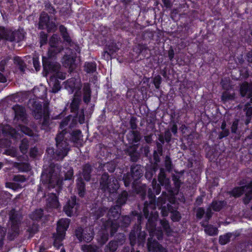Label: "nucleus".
<instances>
[{
    "instance_id": "nucleus-22",
    "label": "nucleus",
    "mask_w": 252,
    "mask_h": 252,
    "mask_svg": "<svg viewBox=\"0 0 252 252\" xmlns=\"http://www.w3.org/2000/svg\"><path fill=\"white\" fill-rule=\"evenodd\" d=\"M240 93L242 96L250 98L252 102V83H243L240 86Z\"/></svg>"
},
{
    "instance_id": "nucleus-35",
    "label": "nucleus",
    "mask_w": 252,
    "mask_h": 252,
    "mask_svg": "<svg viewBox=\"0 0 252 252\" xmlns=\"http://www.w3.org/2000/svg\"><path fill=\"white\" fill-rule=\"evenodd\" d=\"M84 67V71L87 73H93L96 71L97 64L95 62H86Z\"/></svg>"
},
{
    "instance_id": "nucleus-15",
    "label": "nucleus",
    "mask_w": 252,
    "mask_h": 252,
    "mask_svg": "<svg viewBox=\"0 0 252 252\" xmlns=\"http://www.w3.org/2000/svg\"><path fill=\"white\" fill-rule=\"evenodd\" d=\"M32 114L36 120H41L44 114V105L43 107L42 103L39 101H34L32 104Z\"/></svg>"
},
{
    "instance_id": "nucleus-36",
    "label": "nucleus",
    "mask_w": 252,
    "mask_h": 252,
    "mask_svg": "<svg viewBox=\"0 0 252 252\" xmlns=\"http://www.w3.org/2000/svg\"><path fill=\"white\" fill-rule=\"evenodd\" d=\"M70 140L73 143H77L82 136V131L80 129H75L70 133Z\"/></svg>"
},
{
    "instance_id": "nucleus-27",
    "label": "nucleus",
    "mask_w": 252,
    "mask_h": 252,
    "mask_svg": "<svg viewBox=\"0 0 252 252\" xmlns=\"http://www.w3.org/2000/svg\"><path fill=\"white\" fill-rule=\"evenodd\" d=\"M159 184L164 187L166 189L170 188V181L169 178L166 177V175L163 169H160L158 176Z\"/></svg>"
},
{
    "instance_id": "nucleus-12",
    "label": "nucleus",
    "mask_w": 252,
    "mask_h": 252,
    "mask_svg": "<svg viewBox=\"0 0 252 252\" xmlns=\"http://www.w3.org/2000/svg\"><path fill=\"white\" fill-rule=\"evenodd\" d=\"M6 40L10 42H20L23 40L24 34L23 30L19 29L12 31L11 29H7L6 34Z\"/></svg>"
},
{
    "instance_id": "nucleus-43",
    "label": "nucleus",
    "mask_w": 252,
    "mask_h": 252,
    "mask_svg": "<svg viewBox=\"0 0 252 252\" xmlns=\"http://www.w3.org/2000/svg\"><path fill=\"white\" fill-rule=\"evenodd\" d=\"M156 169L154 167L150 166L145 169V177L148 180L152 179L153 175L156 173Z\"/></svg>"
},
{
    "instance_id": "nucleus-9",
    "label": "nucleus",
    "mask_w": 252,
    "mask_h": 252,
    "mask_svg": "<svg viewBox=\"0 0 252 252\" xmlns=\"http://www.w3.org/2000/svg\"><path fill=\"white\" fill-rule=\"evenodd\" d=\"M53 36L50 40V47L48 48L47 56L50 59L56 60L57 55L61 53L63 49L62 46L59 45L57 42H53Z\"/></svg>"
},
{
    "instance_id": "nucleus-11",
    "label": "nucleus",
    "mask_w": 252,
    "mask_h": 252,
    "mask_svg": "<svg viewBox=\"0 0 252 252\" xmlns=\"http://www.w3.org/2000/svg\"><path fill=\"white\" fill-rule=\"evenodd\" d=\"M41 182L44 185H48L49 187L54 188L59 183V180L56 176H54L53 172L48 173L43 172L41 175Z\"/></svg>"
},
{
    "instance_id": "nucleus-14",
    "label": "nucleus",
    "mask_w": 252,
    "mask_h": 252,
    "mask_svg": "<svg viewBox=\"0 0 252 252\" xmlns=\"http://www.w3.org/2000/svg\"><path fill=\"white\" fill-rule=\"evenodd\" d=\"M93 168V166L89 162L84 164L82 166L81 171H79V172L80 177H82L83 180L86 182L90 181Z\"/></svg>"
},
{
    "instance_id": "nucleus-20",
    "label": "nucleus",
    "mask_w": 252,
    "mask_h": 252,
    "mask_svg": "<svg viewBox=\"0 0 252 252\" xmlns=\"http://www.w3.org/2000/svg\"><path fill=\"white\" fill-rule=\"evenodd\" d=\"M158 217V212L153 213L152 212L149 218L147 219L148 220L146 223V227L150 234H152L155 229V228L157 227V221Z\"/></svg>"
},
{
    "instance_id": "nucleus-64",
    "label": "nucleus",
    "mask_w": 252,
    "mask_h": 252,
    "mask_svg": "<svg viewBox=\"0 0 252 252\" xmlns=\"http://www.w3.org/2000/svg\"><path fill=\"white\" fill-rule=\"evenodd\" d=\"M252 200V191L251 190H248V191L246 192L245 196L243 199V202L245 205H247L251 202Z\"/></svg>"
},
{
    "instance_id": "nucleus-32",
    "label": "nucleus",
    "mask_w": 252,
    "mask_h": 252,
    "mask_svg": "<svg viewBox=\"0 0 252 252\" xmlns=\"http://www.w3.org/2000/svg\"><path fill=\"white\" fill-rule=\"evenodd\" d=\"M128 194L126 190H123L118 196L116 201V205L120 206L122 208V206L126 203L128 199Z\"/></svg>"
},
{
    "instance_id": "nucleus-31",
    "label": "nucleus",
    "mask_w": 252,
    "mask_h": 252,
    "mask_svg": "<svg viewBox=\"0 0 252 252\" xmlns=\"http://www.w3.org/2000/svg\"><path fill=\"white\" fill-rule=\"evenodd\" d=\"M226 205L224 200H217L213 199L209 207L215 212H220Z\"/></svg>"
},
{
    "instance_id": "nucleus-58",
    "label": "nucleus",
    "mask_w": 252,
    "mask_h": 252,
    "mask_svg": "<svg viewBox=\"0 0 252 252\" xmlns=\"http://www.w3.org/2000/svg\"><path fill=\"white\" fill-rule=\"evenodd\" d=\"M164 166L166 169L170 172L173 169V164L171 160V159L169 156H166L165 158L164 161Z\"/></svg>"
},
{
    "instance_id": "nucleus-59",
    "label": "nucleus",
    "mask_w": 252,
    "mask_h": 252,
    "mask_svg": "<svg viewBox=\"0 0 252 252\" xmlns=\"http://www.w3.org/2000/svg\"><path fill=\"white\" fill-rule=\"evenodd\" d=\"M240 119L238 118H235L233 121L232 122L231 126V132L233 134H236L237 130L238 128V126L240 123Z\"/></svg>"
},
{
    "instance_id": "nucleus-39",
    "label": "nucleus",
    "mask_w": 252,
    "mask_h": 252,
    "mask_svg": "<svg viewBox=\"0 0 252 252\" xmlns=\"http://www.w3.org/2000/svg\"><path fill=\"white\" fill-rule=\"evenodd\" d=\"M43 216V210L42 209H36L30 215L31 219L33 220H39Z\"/></svg>"
},
{
    "instance_id": "nucleus-18",
    "label": "nucleus",
    "mask_w": 252,
    "mask_h": 252,
    "mask_svg": "<svg viewBox=\"0 0 252 252\" xmlns=\"http://www.w3.org/2000/svg\"><path fill=\"white\" fill-rule=\"evenodd\" d=\"M22 218V216L15 212H11L10 214L9 219L11 223V229L13 230L14 232L16 233V234H18L19 225Z\"/></svg>"
},
{
    "instance_id": "nucleus-24",
    "label": "nucleus",
    "mask_w": 252,
    "mask_h": 252,
    "mask_svg": "<svg viewBox=\"0 0 252 252\" xmlns=\"http://www.w3.org/2000/svg\"><path fill=\"white\" fill-rule=\"evenodd\" d=\"M122 208L120 207V206L114 205L112 206L109 210L108 209L107 216L109 219L111 220H118L119 218Z\"/></svg>"
},
{
    "instance_id": "nucleus-49",
    "label": "nucleus",
    "mask_w": 252,
    "mask_h": 252,
    "mask_svg": "<svg viewBox=\"0 0 252 252\" xmlns=\"http://www.w3.org/2000/svg\"><path fill=\"white\" fill-rule=\"evenodd\" d=\"M137 233L135 230H132L129 235V239L131 246H134L137 243Z\"/></svg>"
},
{
    "instance_id": "nucleus-37",
    "label": "nucleus",
    "mask_w": 252,
    "mask_h": 252,
    "mask_svg": "<svg viewBox=\"0 0 252 252\" xmlns=\"http://www.w3.org/2000/svg\"><path fill=\"white\" fill-rule=\"evenodd\" d=\"M14 63L15 64H17L18 66V69L21 72L24 73L25 71L26 68V65L24 61L18 56H16L14 58Z\"/></svg>"
},
{
    "instance_id": "nucleus-23",
    "label": "nucleus",
    "mask_w": 252,
    "mask_h": 252,
    "mask_svg": "<svg viewBox=\"0 0 252 252\" xmlns=\"http://www.w3.org/2000/svg\"><path fill=\"white\" fill-rule=\"evenodd\" d=\"M131 186L133 191L140 196L141 199L144 200L146 198L147 186L146 185H139L138 182L132 183Z\"/></svg>"
},
{
    "instance_id": "nucleus-30",
    "label": "nucleus",
    "mask_w": 252,
    "mask_h": 252,
    "mask_svg": "<svg viewBox=\"0 0 252 252\" xmlns=\"http://www.w3.org/2000/svg\"><path fill=\"white\" fill-rule=\"evenodd\" d=\"M201 226L204 228V231L209 236H216L218 235V229L216 227L213 225L208 224V223L201 222L200 223Z\"/></svg>"
},
{
    "instance_id": "nucleus-19",
    "label": "nucleus",
    "mask_w": 252,
    "mask_h": 252,
    "mask_svg": "<svg viewBox=\"0 0 252 252\" xmlns=\"http://www.w3.org/2000/svg\"><path fill=\"white\" fill-rule=\"evenodd\" d=\"M139 144L129 145L126 150V154L130 157V160L136 162L140 158V154L138 151Z\"/></svg>"
},
{
    "instance_id": "nucleus-33",
    "label": "nucleus",
    "mask_w": 252,
    "mask_h": 252,
    "mask_svg": "<svg viewBox=\"0 0 252 252\" xmlns=\"http://www.w3.org/2000/svg\"><path fill=\"white\" fill-rule=\"evenodd\" d=\"M246 191L244 186L240 187H235L229 192L230 196L235 198H239Z\"/></svg>"
},
{
    "instance_id": "nucleus-62",
    "label": "nucleus",
    "mask_w": 252,
    "mask_h": 252,
    "mask_svg": "<svg viewBox=\"0 0 252 252\" xmlns=\"http://www.w3.org/2000/svg\"><path fill=\"white\" fill-rule=\"evenodd\" d=\"M205 215V219L202 222H204L205 223H208L210 220L212 218L213 215V213L212 211V209L210 207L207 208Z\"/></svg>"
},
{
    "instance_id": "nucleus-7",
    "label": "nucleus",
    "mask_w": 252,
    "mask_h": 252,
    "mask_svg": "<svg viewBox=\"0 0 252 252\" xmlns=\"http://www.w3.org/2000/svg\"><path fill=\"white\" fill-rule=\"evenodd\" d=\"M42 63L43 66V72L46 76L49 73H53L55 71L61 69V65L56 60L46 58V56H42Z\"/></svg>"
},
{
    "instance_id": "nucleus-61",
    "label": "nucleus",
    "mask_w": 252,
    "mask_h": 252,
    "mask_svg": "<svg viewBox=\"0 0 252 252\" xmlns=\"http://www.w3.org/2000/svg\"><path fill=\"white\" fill-rule=\"evenodd\" d=\"M100 33L105 38V40H106L110 35V30L107 27L104 26L100 28Z\"/></svg>"
},
{
    "instance_id": "nucleus-48",
    "label": "nucleus",
    "mask_w": 252,
    "mask_h": 252,
    "mask_svg": "<svg viewBox=\"0 0 252 252\" xmlns=\"http://www.w3.org/2000/svg\"><path fill=\"white\" fill-rule=\"evenodd\" d=\"M231 234L227 233L223 235H220L219 237V242L221 245H224L229 243L230 240Z\"/></svg>"
},
{
    "instance_id": "nucleus-16",
    "label": "nucleus",
    "mask_w": 252,
    "mask_h": 252,
    "mask_svg": "<svg viewBox=\"0 0 252 252\" xmlns=\"http://www.w3.org/2000/svg\"><path fill=\"white\" fill-rule=\"evenodd\" d=\"M76 56H72L70 55H65L63 58V65L68 68L69 72H73L77 67V64L75 63Z\"/></svg>"
},
{
    "instance_id": "nucleus-3",
    "label": "nucleus",
    "mask_w": 252,
    "mask_h": 252,
    "mask_svg": "<svg viewBox=\"0 0 252 252\" xmlns=\"http://www.w3.org/2000/svg\"><path fill=\"white\" fill-rule=\"evenodd\" d=\"M144 167L140 164H133L130 167V172L125 174L123 181L125 186L127 187L132 183L138 182L143 176Z\"/></svg>"
},
{
    "instance_id": "nucleus-21",
    "label": "nucleus",
    "mask_w": 252,
    "mask_h": 252,
    "mask_svg": "<svg viewBox=\"0 0 252 252\" xmlns=\"http://www.w3.org/2000/svg\"><path fill=\"white\" fill-rule=\"evenodd\" d=\"M141 138V135L138 130H129L126 135V139L130 145L138 144Z\"/></svg>"
},
{
    "instance_id": "nucleus-44",
    "label": "nucleus",
    "mask_w": 252,
    "mask_h": 252,
    "mask_svg": "<svg viewBox=\"0 0 252 252\" xmlns=\"http://www.w3.org/2000/svg\"><path fill=\"white\" fill-rule=\"evenodd\" d=\"M80 100L77 98H74L72 100L70 105V111L72 113H75L78 111Z\"/></svg>"
},
{
    "instance_id": "nucleus-60",
    "label": "nucleus",
    "mask_w": 252,
    "mask_h": 252,
    "mask_svg": "<svg viewBox=\"0 0 252 252\" xmlns=\"http://www.w3.org/2000/svg\"><path fill=\"white\" fill-rule=\"evenodd\" d=\"M161 186L160 184H157L156 180L154 179L152 181V189L156 195H158L161 192Z\"/></svg>"
},
{
    "instance_id": "nucleus-34",
    "label": "nucleus",
    "mask_w": 252,
    "mask_h": 252,
    "mask_svg": "<svg viewBox=\"0 0 252 252\" xmlns=\"http://www.w3.org/2000/svg\"><path fill=\"white\" fill-rule=\"evenodd\" d=\"M26 232L29 234L28 238H32L39 230V225L35 222H32L27 226Z\"/></svg>"
},
{
    "instance_id": "nucleus-54",
    "label": "nucleus",
    "mask_w": 252,
    "mask_h": 252,
    "mask_svg": "<svg viewBox=\"0 0 252 252\" xmlns=\"http://www.w3.org/2000/svg\"><path fill=\"white\" fill-rule=\"evenodd\" d=\"M120 1L125 9L131 8L132 6L136 4L135 0H120Z\"/></svg>"
},
{
    "instance_id": "nucleus-2",
    "label": "nucleus",
    "mask_w": 252,
    "mask_h": 252,
    "mask_svg": "<svg viewBox=\"0 0 252 252\" xmlns=\"http://www.w3.org/2000/svg\"><path fill=\"white\" fill-rule=\"evenodd\" d=\"M64 134H57L55 140L56 142V149H48L47 152L49 153L51 151L53 156L57 160L63 159L67 154L69 150V144L67 139H64Z\"/></svg>"
},
{
    "instance_id": "nucleus-63",
    "label": "nucleus",
    "mask_w": 252,
    "mask_h": 252,
    "mask_svg": "<svg viewBox=\"0 0 252 252\" xmlns=\"http://www.w3.org/2000/svg\"><path fill=\"white\" fill-rule=\"evenodd\" d=\"M115 239L114 241L117 242L118 245H122L125 242L126 237L124 233H119L115 236Z\"/></svg>"
},
{
    "instance_id": "nucleus-41",
    "label": "nucleus",
    "mask_w": 252,
    "mask_h": 252,
    "mask_svg": "<svg viewBox=\"0 0 252 252\" xmlns=\"http://www.w3.org/2000/svg\"><path fill=\"white\" fill-rule=\"evenodd\" d=\"M146 236V232L140 229L139 233L137 234V244L139 246H143L144 245Z\"/></svg>"
},
{
    "instance_id": "nucleus-52",
    "label": "nucleus",
    "mask_w": 252,
    "mask_h": 252,
    "mask_svg": "<svg viewBox=\"0 0 252 252\" xmlns=\"http://www.w3.org/2000/svg\"><path fill=\"white\" fill-rule=\"evenodd\" d=\"M85 232H87V230L82 227H79L75 230V235L79 241H83Z\"/></svg>"
},
{
    "instance_id": "nucleus-8",
    "label": "nucleus",
    "mask_w": 252,
    "mask_h": 252,
    "mask_svg": "<svg viewBox=\"0 0 252 252\" xmlns=\"http://www.w3.org/2000/svg\"><path fill=\"white\" fill-rule=\"evenodd\" d=\"M91 211V217L95 221L107 213L108 207L101 203H95L92 204Z\"/></svg>"
},
{
    "instance_id": "nucleus-28",
    "label": "nucleus",
    "mask_w": 252,
    "mask_h": 252,
    "mask_svg": "<svg viewBox=\"0 0 252 252\" xmlns=\"http://www.w3.org/2000/svg\"><path fill=\"white\" fill-rule=\"evenodd\" d=\"M44 114L43 115L42 126L48 127L50 125V111L48 103H44Z\"/></svg>"
},
{
    "instance_id": "nucleus-56",
    "label": "nucleus",
    "mask_w": 252,
    "mask_h": 252,
    "mask_svg": "<svg viewBox=\"0 0 252 252\" xmlns=\"http://www.w3.org/2000/svg\"><path fill=\"white\" fill-rule=\"evenodd\" d=\"M39 43L40 46L47 44L48 41V34L44 32L41 31L39 33Z\"/></svg>"
},
{
    "instance_id": "nucleus-29",
    "label": "nucleus",
    "mask_w": 252,
    "mask_h": 252,
    "mask_svg": "<svg viewBox=\"0 0 252 252\" xmlns=\"http://www.w3.org/2000/svg\"><path fill=\"white\" fill-rule=\"evenodd\" d=\"M92 91L89 83H85L83 88V100L84 102L88 104L91 99Z\"/></svg>"
},
{
    "instance_id": "nucleus-42",
    "label": "nucleus",
    "mask_w": 252,
    "mask_h": 252,
    "mask_svg": "<svg viewBox=\"0 0 252 252\" xmlns=\"http://www.w3.org/2000/svg\"><path fill=\"white\" fill-rule=\"evenodd\" d=\"M160 223L167 235L169 236L172 232V229L168 221L166 220H161Z\"/></svg>"
},
{
    "instance_id": "nucleus-4",
    "label": "nucleus",
    "mask_w": 252,
    "mask_h": 252,
    "mask_svg": "<svg viewBox=\"0 0 252 252\" xmlns=\"http://www.w3.org/2000/svg\"><path fill=\"white\" fill-rule=\"evenodd\" d=\"M99 182L101 189L108 191L110 193L116 192L120 187L117 179L114 177L110 178L106 172L102 174Z\"/></svg>"
},
{
    "instance_id": "nucleus-5",
    "label": "nucleus",
    "mask_w": 252,
    "mask_h": 252,
    "mask_svg": "<svg viewBox=\"0 0 252 252\" xmlns=\"http://www.w3.org/2000/svg\"><path fill=\"white\" fill-rule=\"evenodd\" d=\"M136 217L137 222L140 224L141 223V220L143 219V216L141 213H138L136 211H133L131 212L130 215L123 216L119 220H111V219L107 220L111 222L116 223L118 226V229L119 227L125 228L127 227L131 220Z\"/></svg>"
},
{
    "instance_id": "nucleus-45",
    "label": "nucleus",
    "mask_w": 252,
    "mask_h": 252,
    "mask_svg": "<svg viewBox=\"0 0 252 252\" xmlns=\"http://www.w3.org/2000/svg\"><path fill=\"white\" fill-rule=\"evenodd\" d=\"M29 141L27 139H23L20 143L19 146V149L20 151L23 154H25L27 153L29 149Z\"/></svg>"
},
{
    "instance_id": "nucleus-47",
    "label": "nucleus",
    "mask_w": 252,
    "mask_h": 252,
    "mask_svg": "<svg viewBox=\"0 0 252 252\" xmlns=\"http://www.w3.org/2000/svg\"><path fill=\"white\" fill-rule=\"evenodd\" d=\"M235 96V94L234 93L231 94L229 92L226 91L223 92L222 94L221 100L224 102L232 100L234 99Z\"/></svg>"
},
{
    "instance_id": "nucleus-55",
    "label": "nucleus",
    "mask_w": 252,
    "mask_h": 252,
    "mask_svg": "<svg viewBox=\"0 0 252 252\" xmlns=\"http://www.w3.org/2000/svg\"><path fill=\"white\" fill-rule=\"evenodd\" d=\"M103 167L110 173H113L115 170L116 164L113 161L108 162L104 165Z\"/></svg>"
},
{
    "instance_id": "nucleus-13",
    "label": "nucleus",
    "mask_w": 252,
    "mask_h": 252,
    "mask_svg": "<svg viewBox=\"0 0 252 252\" xmlns=\"http://www.w3.org/2000/svg\"><path fill=\"white\" fill-rule=\"evenodd\" d=\"M147 245L149 252H168L166 248H164L156 240L153 239L152 237L148 238Z\"/></svg>"
},
{
    "instance_id": "nucleus-40",
    "label": "nucleus",
    "mask_w": 252,
    "mask_h": 252,
    "mask_svg": "<svg viewBox=\"0 0 252 252\" xmlns=\"http://www.w3.org/2000/svg\"><path fill=\"white\" fill-rule=\"evenodd\" d=\"M44 10L49 14L55 15L57 13V10L51 2L49 0H46L44 2Z\"/></svg>"
},
{
    "instance_id": "nucleus-17",
    "label": "nucleus",
    "mask_w": 252,
    "mask_h": 252,
    "mask_svg": "<svg viewBox=\"0 0 252 252\" xmlns=\"http://www.w3.org/2000/svg\"><path fill=\"white\" fill-rule=\"evenodd\" d=\"M77 205L76 196L75 195L71 196L63 206V211L68 217H71L73 215L74 207Z\"/></svg>"
},
{
    "instance_id": "nucleus-50",
    "label": "nucleus",
    "mask_w": 252,
    "mask_h": 252,
    "mask_svg": "<svg viewBox=\"0 0 252 252\" xmlns=\"http://www.w3.org/2000/svg\"><path fill=\"white\" fill-rule=\"evenodd\" d=\"M88 228L85 229V230H87V231H88ZM89 229L90 232L88 233V231L85 232L83 240V241L86 242L87 243L90 242L93 240L94 235L93 229H92V230H91V228H89Z\"/></svg>"
},
{
    "instance_id": "nucleus-46",
    "label": "nucleus",
    "mask_w": 252,
    "mask_h": 252,
    "mask_svg": "<svg viewBox=\"0 0 252 252\" xmlns=\"http://www.w3.org/2000/svg\"><path fill=\"white\" fill-rule=\"evenodd\" d=\"M150 237L155 235L158 240H162L163 237V233L161 227H156L152 234H150Z\"/></svg>"
},
{
    "instance_id": "nucleus-57",
    "label": "nucleus",
    "mask_w": 252,
    "mask_h": 252,
    "mask_svg": "<svg viewBox=\"0 0 252 252\" xmlns=\"http://www.w3.org/2000/svg\"><path fill=\"white\" fill-rule=\"evenodd\" d=\"M19 127L21 131L25 134L30 136H32L33 135V131L28 126L21 125Z\"/></svg>"
},
{
    "instance_id": "nucleus-10",
    "label": "nucleus",
    "mask_w": 252,
    "mask_h": 252,
    "mask_svg": "<svg viewBox=\"0 0 252 252\" xmlns=\"http://www.w3.org/2000/svg\"><path fill=\"white\" fill-rule=\"evenodd\" d=\"M70 220L67 218L60 219L57 224V233L55 234L59 235L61 238H64L66 231L69 227Z\"/></svg>"
},
{
    "instance_id": "nucleus-26",
    "label": "nucleus",
    "mask_w": 252,
    "mask_h": 252,
    "mask_svg": "<svg viewBox=\"0 0 252 252\" xmlns=\"http://www.w3.org/2000/svg\"><path fill=\"white\" fill-rule=\"evenodd\" d=\"M15 113V117L18 119L24 120L26 118V113L24 107L19 104H16L12 107Z\"/></svg>"
},
{
    "instance_id": "nucleus-51",
    "label": "nucleus",
    "mask_w": 252,
    "mask_h": 252,
    "mask_svg": "<svg viewBox=\"0 0 252 252\" xmlns=\"http://www.w3.org/2000/svg\"><path fill=\"white\" fill-rule=\"evenodd\" d=\"M53 238H54L53 246L57 249H59L62 246H63V244L62 243V241L64 238H61L59 237V235L57 234H55V233L53 234Z\"/></svg>"
},
{
    "instance_id": "nucleus-6",
    "label": "nucleus",
    "mask_w": 252,
    "mask_h": 252,
    "mask_svg": "<svg viewBox=\"0 0 252 252\" xmlns=\"http://www.w3.org/2000/svg\"><path fill=\"white\" fill-rule=\"evenodd\" d=\"M38 29L46 30L48 32H54L57 30V27L55 22L50 20L48 14L43 11L39 18Z\"/></svg>"
},
{
    "instance_id": "nucleus-38",
    "label": "nucleus",
    "mask_w": 252,
    "mask_h": 252,
    "mask_svg": "<svg viewBox=\"0 0 252 252\" xmlns=\"http://www.w3.org/2000/svg\"><path fill=\"white\" fill-rule=\"evenodd\" d=\"M118 244L117 241L112 240L105 246V252H115L118 247Z\"/></svg>"
},
{
    "instance_id": "nucleus-53",
    "label": "nucleus",
    "mask_w": 252,
    "mask_h": 252,
    "mask_svg": "<svg viewBox=\"0 0 252 252\" xmlns=\"http://www.w3.org/2000/svg\"><path fill=\"white\" fill-rule=\"evenodd\" d=\"M172 181L173 182L175 189L178 191L182 184L180 179V177L177 175H173L172 176Z\"/></svg>"
},
{
    "instance_id": "nucleus-25",
    "label": "nucleus",
    "mask_w": 252,
    "mask_h": 252,
    "mask_svg": "<svg viewBox=\"0 0 252 252\" xmlns=\"http://www.w3.org/2000/svg\"><path fill=\"white\" fill-rule=\"evenodd\" d=\"M76 189L79 197H84L86 194V184L82 177H79L76 180Z\"/></svg>"
},
{
    "instance_id": "nucleus-1",
    "label": "nucleus",
    "mask_w": 252,
    "mask_h": 252,
    "mask_svg": "<svg viewBox=\"0 0 252 252\" xmlns=\"http://www.w3.org/2000/svg\"><path fill=\"white\" fill-rule=\"evenodd\" d=\"M101 225L97 237L98 243L100 245L102 246L109 239L108 231H110V236L113 237L118 231V225L110 220H104L103 218L101 219Z\"/></svg>"
}]
</instances>
